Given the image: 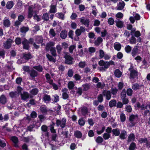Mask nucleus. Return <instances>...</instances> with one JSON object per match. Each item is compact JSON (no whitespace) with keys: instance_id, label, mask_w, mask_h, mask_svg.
Returning <instances> with one entry per match:
<instances>
[{"instance_id":"f257e3e1","label":"nucleus","mask_w":150,"mask_h":150,"mask_svg":"<svg viewBox=\"0 0 150 150\" xmlns=\"http://www.w3.org/2000/svg\"><path fill=\"white\" fill-rule=\"evenodd\" d=\"M99 65L101 67L98 68L100 71H105L106 69L108 68L110 65H114V62L112 60L109 62H105L103 60H100L98 62Z\"/></svg>"},{"instance_id":"f03ea898","label":"nucleus","mask_w":150,"mask_h":150,"mask_svg":"<svg viewBox=\"0 0 150 150\" xmlns=\"http://www.w3.org/2000/svg\"><path fill=\"white\" fill-rule=\"evenodd\" d=\"M120 97L123 104H127L129 103L128 99L126 98V91L125 89H123L121 93Z\"/></svg>"},{"instance_id":"7ed1b4c3","label":"nucleus","mask_w":150,"mask_h":150,"mask_svg":"<svg viewBox=\"0 0 150 150\" xmlns=\"http://www.w3.org/2000/svg\"><path fill=\"white\" fill-rule=\"evenodd\" d=\"M138 118V116L137 115H131L129 117V120L131 122L130 124V126L131 127L134 126L135 124L134 121L136 120H137Z\"/></svg>"},{"instance_id":"20e7f679","label":"nucleus","mask_w":150,"mask_h":150,"mask_svg":"<svg viewBox=\"0 0 150 150\" xmlns=\"http://www.w3.org/2000/svg\"><path fill=\"white\" fill-rule=\"evenodd\" d=\"M66 119L63 118L61 120H57L56 121V124L58 127L60 126L61 128H63L65 127Z\"/></svg>"},{"instance_id":"39448f33","label":"nucleus","mask_w":150,"mask_h":150,"mask_svg":"<svg viewBox=\"0 0 150 150\" xmlns=\"http://www.w3.org/2000/svg\"><path fill=\"white\" fill-rule=\"evenodd\" d=\"M133 16H131L129 17V20L131 23H133L135 22V20H139L140 19V16L135 12H133Z\"/></svg>"},{"instance_id":"423d86ee","label":"nucleus","mask_w":150,"mask_h":150,"mask_svg":"<svg viewBox=\"0 0 150 150\" xmlns=\"http://www.w3.org/2000/svg\"><path fill=\"white\" fill-rule=\"evenodd\" d=\"M65 54L64 57L65 59V63L69 64H72L73 58L70 56L69 54L68 53H65Z\"/></svg>"},{"instance_id":"0eeeda50","label":"nucleus","mask_w":150,"mask_h":150,"mask_svg":"<svg viewBox=\"0 0 150 150\" xmlns=\"http://www.w3.org/2000/svg\"><path fill=\"white\" fill-rule=\"evenodd\" d=\"M130 71V78L134 79L138 76V73L134 70L132 67H131L129 69Z\"/></svg>"},{"instance_id":"6e6552de","label":"nucleus","mask_w":150,"mask_h":150,"mask_svg":"<svg viewBox=\"0 0 150 150\" xmlns=\"http://www.w3.org/2000/svg\"><path fill=\"white\" fill-rule=\"evenodd\" d=\"M13 42L12 40L9 39L8 40L4 42V46L6 49H8L11 47V44Z\"/></svg>"},{"instance_id":"1a4fd4ad","label":"nucleus","mask_w":150,"mask_h":150,"mask_svg":"<svg viewBox=\"0 0 150 150\" xmlns=\"http://www.w3.org/2000/svg\"><path fill=\"white\" fill-rule=\"evenodd\" d=\"M80 22L82 24H83L87 27H88L89 25L90 22L88 18H85L83 17L80 18Z\"/></svg>"},{"instance_id":"9d476101","label":"nucleus","mask_w":150,"mask_h":150,"mask_svg":"<svg viewBox=\"0 0 150 150\" xmlns=\"http://www.w3.org/2000/svg\"><path fill=\"white\" fill-rule=\"evenodd\" d=\"M21 99L24 101L26 100L30 96V94L26 92H23L21 93Z\"/></svg>"},{"instance_id":"9b49d317","label":"nucleus","mask_w":150,"mask_h":150,"mask_svg":"<svg viewBox=\"0 0 150 150\" xmlns=\"http://www.w3.org/2000/svg\"><path fill=\"white\" fill-rule=\"evenodd\" d=\"M86 31V29L84 27L81 26L79 29H76L75 31V34L77 36H80L82 32L84 33Z\"/></svg>"},{"instance_id":"f8f14e48","label":"nucleus","mask_w":150,"mask_h":150,"mask_svg":"<svg viewBox=\"0 0 150 150\" xmlns=\"http://www.w3.org/2000/svg\"><path fill=\"white\" fill-rule=\"evenodd\" d=\"M62 96L63 99H66L68 98L69 97L67 93L68 91V89L67 88H64L62 89Z\"/></svg>"},{"instance_id":"ddd939ff","label":"nucleus","mask_w":150,"mask_h":150,"mask_svg":"<svg viewBox=\"0 0 150 150\" xmlns=\"http://www.w3.org/2000/svg\"><path fill=\"white\" fill-rule=\"evenodd\" d=\"M125 5V3L123 1L119 2L117 4L116 7V8L119 10H121L123 9Z\"/></svg>"},{"instance_id":"4468645a","label":"nucleus","mask_w":150,"mask_h":150,"mask_svg":"<svg viewBox=\"0 0 150 150\" xmlns=\"http://www.w3.org/2000/svg\"><path fill=\"white\" fill-rule=\"evenodd\" d=\"M23 45V48L25 49L28 50L29 47V41L27 40L24 38L23 41L22 42Z\"/></svg>"},{"instance_id":"2eb2a0df","label":"nucleus","mask_w":150,"mask_h":150,"mask_svg":"<svg viewBox=\"0 0 150 150\" xmlns=\"http://www.w3.org/2000/svg\"><path fill=\"white\" fill-rule=\"evenodd\" d=\"M136 28H133L131 31V34L132 35H134L136 37H138L141 35V33L139 31H135Z\"/></svg>"},{"instance_id":"dca6fc26","label":"nucleus","mask_w":150,"mask_h":150,"mask_svg":"<svg viewBox=\"0 0 150 150\" xmlns=\"http://www.w3.org/2000/svg\"><path fill=\"white\" fill-rule=\"evenodd\" d=\"M103 95L106 97V98L107 100L110 99L111 97V92L110 91H105L103 92Z\"/></svg>"},{"instance_id":"f3484780","label":"nucleus","mask_w":150,"mask_h":150,"mask_svg":"<svg viewBox=\"0 0 150 150\" xmlns=\"http://www.w3.org/2000/svg\"><path fill=\"white\" fill-rule=\"evenodd\" d=\"M11 140L14 143V146L16 147H18L17 144L18 142V138L16 136H13L11 137Z\"/></svg>"},{"instance_id":"a211bd4d","label":"nucleus","mask_w":150,"mask_h":150,"mask_svg":"<svg viewBox=\"0 0 150 150\" xmlns=\"http://www.w3.org/2000/svg\"><path fill=\"white\" fill-rule=\"evenodd\" d=\"M127 133L125 130H122L121 131L119 135V137L122 139H125L127 137Z\"/></svg>"},{"instance_id":"6ab92c4d","label":"nucleus","mask_w":150,"mask_h":150,"mask_svg":"<svg viewBox=\"0 0 150 150\" xmlns=\"http://www.w3.org/2000/svg\"><path fill=\"white\" fill-rule=\"evenodd\" d=\"M7 102V99L4 95H2L0 97V103L2 104H4Z\"/></svg>"},{"instance_id":"aec40b11","label":"nucleus","mask_w":150,"mask_h":150,"mask_svg":"<svg viewBox=\"0 0 150 150\" xmlns=\"http://www.w3.org/2000/svg\"><path fill=\"white\" fill-rule=\"evenodd\" d=\"M56 6L52 4L50 6L49 12L50 13H55L57 12Z\"/></svg>"},{"instance_id":"412c9836","label":"nucleus","mask_w":150,"mask_h":150,"mask_svg":"<svg viewBox=\"0 0 150 150\" xmlns=\"http://www.w3.org/2000/svg\"><path fill=\"white\" fill-rule=\"evenodd\" d=\"M103 41V39L102 38L100 37H99L95 41L94 44L96 46H98Z\"/></svg>"},{"instance_id":"4be33fe9","label":"nucleus","mask_w":150,"mask_h":150,"mask_svg":"<svg viewBox=\"0 0 150 150\" xmlns=\"http://www.w3.org/2000/svg\"><path fill=\"white\" fill-rule=\"evenodd\" d=\"M60 37L63 39H65L67 36V31L63 30L61 31L60 34Z\"/></svg>"},{"instance_id":"5701e85b","label":"nucleus","mask_w":150,"mask_h":150,"mask_svg":"<svg viewBox=\"0 0 150 150\" xmlns=\"http://www.w3.org/2000/svg\"><path fill=\"white\" fill-rule=\"evenodd\" d=\"M55 43L53 42H50L46 44V49L47 50H49L50 48L54 46V45Z\"/></svg>"},{"instance_id":"b1692460","label":"nucleus","mask_w":150,"mask_h":150,"mask_svg":"<svg viewBox=\"0 0 150 150\" xmlns=\"http://www.w3.org/2000/svg\"><path fill=\"white\" fill-rule=\"evenodd\" d=\"M116 26L120 28H122L123 26L124 22L119 20L115 21Z\"/></svg>"},{"instance_id":"393cba45","label":"nucleus","mask_w":150,"mask_h":150,"mask_svg":"<svg viewBox=\"0 0 150 150\" xmlns=\"http://www.w3.org/2000/svg\"><path fill=\"white\" fill-rule=\"evenodd\" d=\"M114 47L115 50L119 51L121 49V45L119 43L116 42L114 44Z\"/></svg>"},{"instance_id":"a878e982","label":"nucleus","mask_w":150,"mask_h":150,"mask_svg":"<svg viewBox=\"0 0 150 150\" xmlns=\"http://www.w3.org/2000/svg\"><path fill=\"white\" fill-rule=\"evenodd\" d=\"M43 100L45 102L50 101L51 100L50 96L47 94H45L43 97Z\"/></svg>"},{"instance_id":"bb28decb","label":"nucleus","mask_w":150,"mask_h":150,"mask_svg":"<svg viewBox=\"0 0 150 150\" xmlns=\"http://www.w3.org/2000/svg\"><path fill=\"white\" fill-rule=\"evenodd\" d=\"M112 132L113 134L115 136H118L120 134V129L118 128L113 129L112 130Z\"/></svg>"},{"instance_id":"cd10ccee","label":"nucleus","mask_w":150,"mask_h":150,"mask_svg":"<svg viewBox=\"0 0 150 150\" xmlns=\"http://www.w3.org/2000/svg\"><path fill=\"white\" fill-rule=\"evenodd\" d=\"M35 38V41L38 44L42 43L43 42V38L42 36H37Z\"/></svg>"},{"instance_id":"c85d7f7f","label":"nucleus","mask_w":150,"mask_h":150,"mask_svg":"<svg viewBox=\"0 0 150 150\" xmlns=\"http://www.w3.org/2000/svg\"><path fill=\"white\" fill-rule=\"evenodd\" d=\"M40 111L43 114H46L47 112V107L45 105H42L40 107Z\"/></svg>"},{"instance_id":"c756f323","label":"nucleus","mask_w":150,"mask_h":150,"mask_svg":"<svg viewBox=\"0 0 150 150\" xmlns=\"http://www.w3.org/2000/svg\"><path fill=\"white\" fill-rule=\"evenodd\" d=\"M135 138V136L134 135L133 133L130 134L128 137L127 141L128 142H129L132 141H133L134 140Z\"/></svg>"},{"instance_id":"7c9ffc66","label":"nucleus","mask_w":150,"mask_h":150,"mask_svg":"<svg viewBox=\"0 0 150 150\" xmlns=\"http://www.w3.org/2000/svg\"><path fill=\"white\" fill-rule=\"evenodd\" d=\"M29 29L28 27L23 26L20 28V31L21 33L25 34L29 30Z\"/></svg>"},{"instance_id":"2f4dec72","label":"nucleus","mask_w":150,"mask_h":150,"mask_svg":"<svg viewBox=\"0 0 150 150\" xmlns=\"http://www.w3.org/2000/svg\"><path fill=\"white\" fill-rule=\"evenodd\" d=\"M114 74L116 77L120 78L122 75V73L119 69H117L115 71Z\"/></svg>"},{"instance_id":"473e14b6","label":"nucleus","mask_w":150,"mask_h":150,"mask_svg":"<svg viewBox=\"0 0 150 150\" xmlns=\"http://www.w3.org/2000/svg\"><path fill=\"white\" fill-rule=\"evenodd\" d=\"M138 49L137 47H134L133 48L131 52V54L133 57H134L139 54L138 53Z\"/></svg>"},{"instance_id":"72a5a7b5","label":"nucleus","mask_w":150,"mask_h":150,"mask_svg":"<svg viewBox=\"0 0 150 150\" xmlns=\"http://www.w3.org/2000/svg\"><path fill=\"white\" fill-rule=\"evenodd\" d=\"M9 95L11 98H15L18 96V93L16 91H11L9 93Z\"/></svg>"},{"instance_id":"f704fd0d","label":"nucleus","mask_w":150,"mask_h":150,"mask_svg":"<svg viewBox=\"0 0 150 150\" xmlns=\"http://www.w3.org/2000/svg\"><path fill=\"white\" fill-rule=\"evenodd\" d=\"M33 8L31 7H29L28 8V18H31L33 14Z\"/></svg>"},{"instance_id":"c9c22d12","label":"nucleus","mask_w":150,"mask_h":150,"mask_svg":"<svg viewBox=\"0 0 150 150\" xmlns=\"http://www.w3.org/2000/svg\"><path fill=\"white\" fill-rule=\"evenodd\" d=\"M142 86V85H140L137 83H135L133 84L132 88L134 90L136 91L139 89Z\"/></svg>"},{"instance_id":"e433bc0d","label":"nucleus","mask_w":150,"mask_h":150,"mask_svg":"<svg viewBox=\"0 0 150 150\" xmlns=\"http://www.w3.org/2000/svg\"><path fill=\"white\" fill-rule=\"evenodd\" d=\"M23 58L25 60H28L32 58V56L30 53H25L23 54Z\"/></svg>"},{"instance_id":"4c0bfd02","label":"nucleus","mask_w":150,"mask_h":150,"mask_svg":"<svg viewBox=\"0 0 150 150\" xmlns=\"http://www.w3.org/2000/svg\"><path fill=\"white\" fill-rule=\"evenodd\" d=\"M55 16L61 20H63L64 18V14L61 13H57L55 14Z\"/></svg>"},{"instance_id":"58836bf2","label":"nucleus","mask_w":150,"mask_h":150,"mask_svg":"<svg viewBox=\"0 0 150 150\" xmlns=\"http://www.w3.org/2000/svg\"><path fill=\"white\" fill-rule=\"evenodd\" d=\"M3 24L5 27H8L10 26L11 23L8 19H6L4 21Z\"/></svg>"},{"instance_id":"ea45409f","label":"nucleus","mask_w":150,"mask_h":150,"mask_svg":"<svg viewBox=\"0 0 150 150\" xmlns=\"http://www.w3.org/2000/svg\"><path fill=\"white\" fill-rule=\"evenodd\" d=\"M30 76L32 78H34L37 76L38 73L37 71L34 70H32L30 72Z\"/></svg>"},{"instance_id":"a19ab883","label":"nucleus","mask_w":150,"mask_h":150,"mask_svg":"<svg viewBox=\"0 0 150 150\" xmlns=\"http://www.w3.org/2000/svg\"><path fill=\"white\" fill-rule=\"evenodd\" d=\"M13 3L12 1H8L6 4V7L8 9H10L12 8L13 6Z\"/></svg>"},{"instance_id":"79ce46f5","label":"nucleus","mask_w":150,"mask_h":150,"mask_svg":"<svg viewBox=\"0 0 150 150\" xmlns=\"http://www.w3.org/2000/svg\"><path fill=\"white\" fill-rule=\"evenodd\" d=\"M139 142L140 144H142L143 143H144L146 144L147 145H148L149 144L148 143V140L147 138H141L139 139Z\"/></svg>"},{"instance_id":"37998d69","label":"nucleus","mask_w":150,"mask_h":150,"mask_svg":"<svg viewBox=\"0 0 150 150\" xmlns=\"http://www.w3.org/2000/svg\"><path fill=\"white\" fill-rule=\"evenodd\" d=\"M129 42L131 44H135L136 42V39L133 35L129 39Z\"/></svg>"},{"instance_id":"c03bdc74","label":"nucleus","mask_w":150,"mask_h":150,"mask_svg":"<svg viewBox=\"0 0 150 150\" xmlns=\"http://www.w3.org/2000/svg\"><path fill=\"white\" fill-rule=\"evenodd\" d=\"M74 134L75 137L78 138H81L82 136L81 132L78 130L75 132Z\"/></svg>"},{"instance_id":"a18cd8bd","label":"nucleus","mask_w":150,"mask_h":150,"mask_svg":"<svg viewBox=\"0 0 150 150\" xmlns=\"http://www.w3.org/2000/svg\"><path fill=\"white\" fill-rule=\"evenodd\" d=\"M116 101L115 100H111L109 103V106L110 107L115 106L116 104Z\"/></svg>"},{"instance_id":"49530a36","label":"nucleus","mask_w":150,"mask_h":150,"mask_svg":"<svg viewBox=\"0 0 150 150\" xmlns=\"http://www.w3.org/2000/svg\"><path fill=\"white\" fill-rule=\"evenodd\" d=\"M49 35L51 37H53L55 36L56 35V33L55 31L53 29H51L49 31Z\"/></svg>"},{"instance_id":"de8ad7c7","label":"nucleus","mask_w":150,"mask_h":150,"mask_svg":"<svg viewBox=\"0 0 150 150\" xmlns=\"http://www.w3.org/2000/svg\"><path fill=\"white\" fill-rule=\"evenodd\" d=\"M84 91H86L88 90L90 88V85L88 83H86L82 86Z\"/></svg>"},{"instance_id":"09e8293b","label":"nucleus","mask_w":150,"mask_h":150,"mask_svg":"<svg viewBox=\"0 0 150 150\" xmlns=\"http://www.w3.org/2000/svg\"><path fill=\"white\" fill-rule=\"evenodd\" d=\"M74 84L73 81H70L68 83V87L69 89H71L74 87Z\"/></svg>"},{"instance_id":"8fccbe9b","label":"nucleus","mask_w":150,"mask_h":150,"mask_svg":"<svg viewBox=\"0 0 150 150\" xmlns=\"http://www.w3.org/2000/svg\"><path fill=\"white\" fill-rule=\"evenodd\" d=\"M50 50L53 56L55 57L57 56L56 51L54 47H52L50 49Z\"/></svg>"},{"instance_id":"3c124183","label":"nucleus","mask_w":150,"mask_h":150,"mask_svg":"<svg viewBox=\"0 0 150 150\" xmlns=\"http://www.w3.org/2000/svg\"><path fill=\"white\" fill-rule=\"evenodd\" d=\"M103 139L106 140L108 139L110 137V134L109 133H104L103 136Z\"/></svg>"},{"instance_id":"603ef678","label":"nucleus","mask_w":150,"mask_h":150,"mask_svg":"<svg viewBox=\"0 0 150 150\" xmlns=\"http://www.w3.org/2000/svg\"><path fill=\"white\" fill-rule=\"evenodd\" d=\"M136 148V144L134 142L132 143L130 145L129 149V150H134Z\"/></svg>"},{"instance_id":"864d4df0","label":"nucleus","mask_w":150,"mask_h":150,"mask_svg":"<svg viewBox=\"0 0 150 150\" xmlns=\"http://www.w3.org/2000/svg\"><path fill=\"white\" fill-rule=\"evenodd\" d=\"M120 118L121 122H123L125 121L126 116L124 113H121L120 115Z\"/></svg>"},{"instance_id":"5fc2aeb1","label":"nucleus","mask_w":150,"mask_h":150,"mask_svg":"<svg viewBox=\"0 0 150 150\" xmlns=\"http://www.w3.org/2000/svg\"><path fill=\"white\" fill-rule=\"evenodd\" d=\"M105 86V84L103 83L98 82L96 84V87L98 88H103Z\"/></svg>"},{"instance_id":"6e6d98bb","label":"nucleus","mask_w":150,"mask_h":150,"mask_svg":"<svg viewBox=\"0 0 150 150\" xmlns=\"http://www.w3.org/2000/svg\"><path fill=\"white\" fill-rule=\"evenodd\" d=\"M47 57L48 58L49 60L50 61L55 62H56L55 59H54L49 54H47L46 55Z\"/></svg>"},{"instance_id":"4d7b16f0","label":"nucleus","mask_w":150,"mask_h":150,"mask_svg":"<svg viewBox=\"0 0 150 150\" xmlns=\"http://www.w3.org/2000/svg\"><path fill=\"white\" fill-rule=\"evenodd\" d=\"M125 52L127 53H129L130 52L131 50V47L129 45H127L125 47Z\"/></svg>"},{"instance_id":"13d9d810","label":"nucleus","mask_w":150,"mask_h":150,"mask_svg":"<svg viewBox=\"0 0 150 150\" xmlns=\"http://www.w3.org/2000/svg\"><path fill=\"white\" fill-rule=\"evenodd\" d=\"M103 141V139L102 137L99 136L98 137L96 140V142L100 144L102 143Z\"/></svg>"},{"instance_id":"bf43d9fd","label":"nucleus","mask_w":150,"mask_h":150,"mask_svg":"<svg viewBox=\"0 0 150 150\" xmlns=\"http://www.w3.org/2000/svg\"><path fill=\"white\" fill-rule=\"evenodd\" d=\"M85 120L82 118L79 119L78 121V123L81 126H83L85 124Z\"/></svg>"},{"instance_id":"052dcab7","label":"nucleus","mask_w":150,"mask_h":150,"mask_svg":"<svg viewBox=\"0 0 150 150\" xmlns=\"http://www.w3.org/2000/svg\"><path fill=\"white\" fill-rule=\"evenodd\" d=\"M88 109L86 107H83L81 109V111L83 115H85L88 113Z\"/></svg>"},{"instance_id":"680f3d73","label":"nucleus","mask_w":150,"mask_h":150,"mask_svg":"<svg viewBox=\"0 0 150 150\" xmlns=\"http://www.w3.org/2000/svg\"><path fill=\"white\" fill-rule=\"evenodd\" d=\"M31 94L33 95H36L38 92V90L37 88L33 89L30 91Z\"/></svg>"},{"instance_id":"e2e57ef3","label":"nucleus","mask_w":150,"mask_h":150,"mask_svg":"<svg viewBox=\"0 0 150 150\" xmlns=\"http://www.w3.org/2000/svg\"><path fill=\"white\" fill-rule=\"evenodd\" d=\"M42 18L43 19L46 21L48 20L49 17L48 13H46L44 14L42 17Z\"/></svg>"},{"instance_id":"0e129e2a","label":"nucleus","mask_w":150,"mask_h":150,"mask_svg":"<svg viewBox=\"0 0 150 150\" xmlns=\"http://www.w3.org/2000/svg\"><path fill=\"white\" fill-rule=\"evenodd\" d=\"M56 48L57 50V52L59 54H60L62 50V47L60 45H58L56 46Z\"/></svg>"},{"instance_id":"69168bd1","label":"nucleus","mask_w":150,"mask_h":150,"mask_svg":"<svg viewBox=\"0 0 150 150\" xmlns=\"http://www.w3.org/2000/svg\"><path fill=\"white\" fill-rule=\"evenodd\" d=\"M33 68L39 72H41L42 70V68L41 66H34Z\"/></svg>"},{"instance_id":"338daca9","label":"nucleus","mask_w":150,"mask_h":150,"mask_svg":"<svg viewBox=\"0 0 150 150\" xmlns=\"http://www.w3.org/2000/svg\"><path fill=\"white\" fill-rule=\"evenodd\" d=\"M73 73L74 72L73 70L71 69H69L67 73L68 76L69 77H71L73 76Z\"/></svg>"},{"instance_id":"774afa93","label":"nucleus","mask_w":150,"mask_h":150,"mask_svg":"<svg viewBox=\"0 0 150 150\" xmlns=\"http://www.w3.org/2000/svg\"><path fill=\"white\" fill-rule=\"evenodd\" d=\"M61 108V106L58 104L57 106L55 107L54 110L55 111H56L57 113L58 114Z\"/></svg>"}]
</instances>
